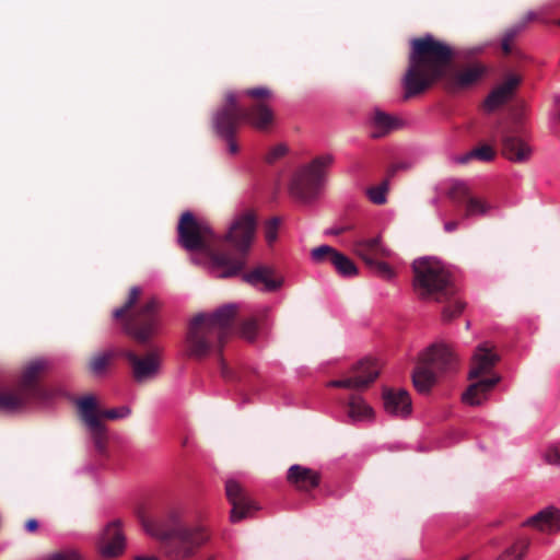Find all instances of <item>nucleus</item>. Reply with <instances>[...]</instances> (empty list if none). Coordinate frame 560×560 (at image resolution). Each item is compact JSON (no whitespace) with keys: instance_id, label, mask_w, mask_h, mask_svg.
I'll return each mask as SVG.
<instances>
[{"instance_id":"nucleus-1","label":"nucleus","mask_w":560,"mask_h":560,"mask_svg":"<svg viewBox=\"0 0 560 560\" xmlns=\"http://www.w3.org/2000/svg\"><path fill=\"white\" fill-rule=\"evenodd\" d=\"M177 231L179 244L185 249L202 252L210 259L217 278H230L245 267V256L255 236L256 219L250 212L238 215L221 237L187 211L182 214Z\"/></svg>"},{"instance_id":"nucleus-2","label":"nucleus","mask_w":560,"mask_h":560,"mask_svg":"<svg viewBox=\"0 0 560 560\" xmlns=\"http://www.w3.org/2000/svg\"><path fill=\"white\" fill-rule=\"evenodd\" d=\"M272 97L273 92L267 86L248 88L240 93L225 94L224 104L214 116V126L218 133L228 141L230 153L238 152L234 136L241 122H246L260 131L272 126L275 114L268 105Z\"/></svg>"},{"instance_id":"nucleus-3","label":"nucleus","mask_w":560,"mask_h":560,"mask_svg":"<svg viewBox=\"0 0 560 560\" xmlns=\"http://www.w3.org/2000/svg\"><path fill=\"white\" fill-rule=\"evenodd\" d=\"M454 57V49L431 34L411 39L408 69L402 78V98L422 94L443 79Z\"/></svg>"},{"instance_id":"nucleus-4","label":"nucleus","mask_w":560,"mask_h":560,"mask_svg":"<svg viewBox=\"0 0 560 560\" xmlns=\"http://www.w3.org/2000/svg\"><path fill=\"white\" fill-rule=\"evenodd\" d=\"M144 530L161 544V550L167 560H214L213 557L199 559V553L210 541L209 528L198 522H175L167 525L163 521H152L139 516Z\"/></svg>"},{"instance_id":"nucleus-5","label":"nucleus","mask_w":560,"mask_h":560,"mask_svg":"<svg viewBox=\"0 0 560 560\" xmlns=\"http://www.w3.org/2000/svg\"><path fill=\"white\" fill-rule=\"evenodd\" d=\"M237 313L236 304H226L213 313L195 315L190 319L186 332V355L201 360L211 353H221L224 343L233 332Z\"/></svg>"},{"instance_id":"nucleus-6","label":"nucleus","mask_w":560,"mask_h":560,"mask_svg":"<svg viewBox=\"0 0 560 560\" xmlns=\"http://www.w3.org/2000/svg\"><path fill=\"white\" fill-rule=\"evenodd\" d=\"M499 361L500 357L488 343H481L475 349L468 373L471 383L462 395L465 404L480 406L488 399L490 392L501 381V376L493 372Z\"/></svg>"},{"instance_id":"nucleus-7","label":"nucleus","mask_w":560,"mask_h":560,"mask_svg":"<svg viewBox=\"0 0 560 560\" xmlns=\"http://www.w3.org/2000/svg\"><path fill=\"white\" fill-rule=\"evenodd\" d=\"M140 295L141 289L132 287L126 303L114 311V317L116 319L124 318L126 332L139 343H147L159 331L161 304L155 298H151L133 315L126 317V314L136 305Z\"/></svg>"},{"instance_id":"nucleus-8","label":"nucleus","mask_w":560,"mask_h":560,"mask_svg":"<svg viewBox=\"0 0 560 560\" xmlns=\"http://www.w3.org/2000/svg\"><path fill=\"white\" fill-rule=\"evenodd\" d=\"M413 289L422 300L445 302L457 293L451 273L438 260L430 258L418 259L412 265Z\"/></svg>"},{"instance_id":"nucleus-9","label":"nucleus","mask_w":560,"mask_h":560,"mask_svg":"<svg viewBox=\"0 0 560 560\" xmlns=\"http://www.w3.org/2000/svg\"><path fill=\"white\" fill-rule=\"evenodd\" d=\"M453 372L457 369V359L453 351L445 345H432L421 357L419 364L412 373L415 388L427 394L436 382L435 373Z\"/></svg>"},{"instance_id":"nucleus-10","label":"nucleus","mask_w":560,"mask_h":560,"mask_svg":"<svg viewBox=\"0 0 560 560\" xmlns=\"http://www.w3.org/2000/svg\"><path fill=\"white\" fill-rule=\"evenodd\" d=\"M334 161V155L324 154L300 167L292 178L291 194L304 202L316 198L325 185L326 172Z\"/></svg>"},{"instance_id":"nucleus-11","label":"nucleus","mask_w":560,"mask_h":560,"mask_svg":"<svg viewBox=\"0 0 560 560\" xmlns=\"http://www.w3.org/2000/svg\"><path fill=\"white\" fill-rule=\"evenodd\" d=\"M79 416L89 429L95 448L103 453L107 445V431L102 419L116 420L129 413L128 408L98 410L92 396H85L78 401Z\"/></svg>"},{"instance_id":"nucleus-12","label":"nucleus","mask_w":560,"mask_h":560,"mask_svg":"<svg viewBox=\"0 0 560 560\" xmlns=\"http://www.w3.org/2000/svg\"><path fill=\"white\" fill-rule=\"evenodd\" d=\"M121 355L127 360L131 376L138 384L148 383L160 373L162 357L159 349H152L143 355H139L132 350H124Z\"/></svg>"},{"instance_id":"nucleus-13","label":"nucleus","mask_w":560,"mask_h":560,"mask_svg":"<svg viewBox=\"0 0 560 560\" xmlns=\"http://www.w3.org/2000/svg\"><path fill=\"white\" fill-rule=\"evenodd\" d=\"M380 375V366L376 361L365 359L359 361L350 370L349 375L341 380H334L328 386L362 390L368 388Z\"/></svg>"},{"instance_id":"nucleus-14","label":"nucleus","mask_w":560,"mask_h":560,"mask_svg":"<svg viewBox=\"0 0 560 560\" xmlns=\"http://www.w3.org/2000/svg\"><path fill=\"white\" fill-rule=\"evenodd\" d=\"M225 494L232 505L230 520L233 523L240 522L259 509L246 489L236 480L231 479L225 482Z\"/></svg>"},{"instance_id":"nucleus-15","label":"nucleus","mask_w":560,"mask_h":560,"mask_svg":"<svg viewBox=\"0 0 560 560\" xmlns=\"http://www.w3.org/2000/svg\"><path fill=\"white\" fill-rule=\"evenodd\" d=\"M501 153L514 163H525L530 159L532 149L521 136L517 126L506 127L501 131Z\"/></svg>"},{"instance_id":"nucleus-16","label":"nucleus","mask_w":560,"mask_h":560,"mask_svg":"<svg viewBox=\"0 0 560 560\" xmlns=\"http://www.w3.org/2000/svg\"><path fill=\"white\" fill-rule=\"evenodd\" d=\"M447 197L454 203L465 206V218L485 215L491 208L486 200L475 197L464 182L452 183L447 190Z\"/></svg>"},{"instance_id":"nucleus-17","label":"nucleus","mask_w":560,"mask_h":560,"mask_svg":"<svg viewBox=\"0 0 560 560\" xmlns=\"http://www.w3.org/2000/svg\"><path fill=\"white\" fill-rule=\"evenodd\" d=\"M98 550L104 558H116L124 552L125 536L119 520L106 526L98 540Z\"/></svg>"},{"instance_id":"nucleus-18","label":"nucleus","mask_w":560,"mask_h":560,"mask_svg":"<svg viewBox=\"0 0 560 560\" xmlns=\"http://www.w3.org/2000/svg\"><path fill=\"white\" fill-rule=\"evenodd\" d=\"M382 398L384 409L388 415L406 418L411 413V398L406 389L384 387Z\"/></svg>"},{"instance_id":"nucleus-19","label":"nucleus","mask_w":560,"mask_h":560,"mask_svg":"<svg viewBox=\"0 0 560 560\" xmlns=\"http://www.w3.org/2000/svg\"><path fill=\"white\" fill-rule=\"evenodd\" d=\"M353 253L360 257L366 266L380 258H388L392 254L383 243L380 235L371 238H358L352 244Z\"/></svg>"},{"instance_id":"nucleus-20","label":"nucleus","mask_w":560,"mask_h":560,"mask_svg":"<svg viewBox=\"0 0 560 560\" xmlns=\"http://www.w3.org/2000/svg\"><path fill=\"white\" fill-rule=\"evenodd\" d=\"M486 73V68L480 63L455 70L452 72L446 71L444 77L450 90H464L477 83Z\"/></svg>"},{"instance_id":"nucleus-21","label":"nucleus","mask_w":560,"mask_h":560,"mask_svg":"<svg viewBox=\"0 0 560 560\" xmlns=\"http://www.w3.org/2000/svg\"><path fill=\"white\" fill-rule=\"evenodd\" d=\"M521 83V78L516 74L509 75L502 84L494 88L483 102V107L488 112H493L499 106L505 104L514 95L515 90Z\"/></svg>"},{"instance_id":"nucleus-22","label":"nucleus","mask_w":560,"mask_h":560,"mask_svg":"<svg viewBox=\"0 0 560 560\" xmlns=\"http://www.w3.org/2000/svg\"><path fill=\"white\" fill-rule=\"evenodd\" d=\"M287 481L300 491H310L319 486L320 474L312 468L295 464L288 469Z\"/></svg>"},{"instance_id":"nucleus-23","label":"nucleus","mask_w":560,"mask_h":560,"mask_svg":"<svg viewBox=\"0 0 560 560\" xmlns=\"http://www.w3.org/2000/svg\"><path fill=\"white\" fill-rule=\"evenodd\" d=\"M523 525L542 533L555 534L560 530V510L556 506L545 508L527 518Z\"/></svg>"},{"instance_id":"nucleus-24","label":"nucleus","mask_w":560,"mask_h":560,"mask_svg":"<svg viewBox=\"0 0 560 560\" xmlns=\"http://www.w3.org/2000/svg\"><path fill=\"white\" fill-rule=\"evenodd\" d=\"M31 398L18 384L14 386H0V411L14 412L21 410Z\"/></svg>"},{"instance_id":"nucleus-25","label":"nucleus","mask_w":560,"mask_h":560,"mask_svg":"<svg viewBox=\"0 0 560 560\" xmlns=\"http://www.w3.org/2000/svg\"><path fill=\"white\" fill-rule=\"evenodd\" d=\"M243 280L253 287L259 283L264 284L265 291H276L282 285V280L275 277L273 268L269 266H258L252 271L243 275Z\"/></svg>"},{"instance_id":"nucleus-26","label":"nucleus","mask_w":560,"mask_h":560,"mask_svg":"<svg viewBox=\"0 0 560 560\" xmlns=\"http://www.w3.org/2000/svg\"><path fill=\"white\" fill-rule=\"evenodd\" d=\"M46 369L44 361H33L27 364L22 373L18 385L23 388L32 398L40 395V388L37 384L38 376Z\"/></svg>"},{"instance_id":"nucleus-27","label":"nucleus","mask_w":560,"mask_h":560,"mask_svg":"<svg viewBox=\"0 0 560 560\" xmlns=\"http://www.w3.org/2000/svg\"><path fill=\"white\" fill-rule=\"evenodd\" d=\"M347 413L352 421H363L372 419L373 408L358 394H352L347 404Z\"/></svg>"},{"instance_id":"nucleus-28","label":"nucleus","mask_w":560,"mask_h":560,"mask_svg":"<svg viewBox=\"0 0 560 560\" xmlns=\"http://www.w3.org/2000/svg\"><path fill=\"white\" fill-rule=\"evenodd\" d=\"M372 122L374 127V131L372 133L373 138L384 137L392 130L396 129L399 125V121L395 117L381 109L374 110Z\"/></svg>"},{"instance_id":"nucleus-29","label":"nucleus","mask_w":560,"mask_h":560,"mask_svg":"<svg viewBox=\"0 0 560 560\" xmlns=\"http://www.w3.org/2000/svg\"><path fill=\"white\" fill-rule=\"evenodd\" d=\"M529 547V538H518L510 547L504 549L495 560H524Z\"/></svg>"},{"instance_id":"nucleus-30","label":"nucleus","mask_w":560,"mask_h":560,"mask_svg":"<svg viewBox=\"0 0 560 560\" xmlns=\"http://www.w3.org/2000/svg\"><path fill=\"white\" fill-rule=\"evenodd\" d=\"M115 357L116 353L112 350L93 354L88 362L89 371L94 375L103 374L110 365Z\"/></svg>"},{"instance_id":"nucleus-31","label":"nucleus","mask_w":560,"mask_h":560,"mask_svg":"<svg viewBox=\"0 0 560 560\" xmlns=\"http://www.w3.org/2000/svg\"><path fill=\"white\" fill-rule=\"evenodd\" d=\"M495 151L492 147L488 144H482L469 151L468 153L459 156L457 162L460 164H466L472 159L480 160L482 162H490L494 159Z\"/></svg>"},{"instance_id":"nucleus-32","label":"nucleus","mask_w":560,"mask_h":560,"mask_svg":"<svg viewBox=\"0 0 560 560\" xmlns=\"http://www.w3.org/2000/svg\"><path fill=\"white\" fill-rule=\"evenodd\" d=\"M341 254L342 253L338 252L329 245H320L311 250V258L315 264L329 262L330 265L335 266V256Z\"/></svg>"},{"instance_id":"nucleus-33","label":"nucleus","mask_w":560,"mask_h":560,"mask_svg":"<svg viewBox=\"0 0 560 560\" xmlns=\"http://www.w3.org/2000/svg\"><path fill=\"white\" fill-rule=\"evenodd\" d=\"M335 269L341 277H354L358 275V267L355 266L354 261L350 259L345 254L336 255L335 256Z\"/></svg>"},{"instance_id":"nucleus-34","label":"nucleus","mask_w":560,"mask_h":560,"mask_svg":"<svg viewBox=\"0 0 560 560\" xmlns=\"http://www.w3.org/2000/svg\"><path fill=\"white\" fill-rule=\"evenodd\" d=\"M446 305L443 307L442 317L445 322H451L459 316L465 307V304L456 298V294L451 300L444 302Z\"/></svg>"},{"instance_id":"nucleus-35","label":"nucleus","mask_w":560,"mask_h":560,"mask_svg":"<svg viewBox=\"0 0 560 560\" xmlns=\"http://www.w3.org/2000/svg\"><path fill=\"white\" fill-rule=\"evenodd\" d=\"M522 30L523 25H513L504 31L501 39V49L504 55L508 56L512 52V44Z\"/></svg>"},{"instance_id":"nucleus-36","label":"nucleus","mask_w":560,"mask_h":560,"mask_svg":"<svg viewBox=\"0 0 560 560\" xmlns=\"http://www.w3.org/2000/svg\"><path fill=\"white\" fill-rule=\"evenodd\" d=\"M388 191V180L382 182L377 186L370 187L366 190L369 199L375 205H384Z\"/></svg>"},{"instance_id":"nucleus-37","label":"nucleus","mask_w":560,"mask_h":560,"mask_svg":"<svg viewBox=\"0 0 560 560\" xmlns=\"http://www.w3.org/2000/svg\"><path fill=\"white\" fill-rule=\"evenodd\" d=\"M45 560H84L82 555L72 548H65L50 553Z\"/></svg>"},{"instance_id":"nucleus-38","label":"nucleus","mask_w":560,"mask_h":560,"mask_svg":"<svg viewBox=\"0 0 560 560\" xmlns=\"http://www.w3.org/2000/svg\"><path fill=\"white\" fill-rule=\"evenodd\" d=\"M240 334L243 338L253 341L257 334V323L255 318H248L241 323Z\"/></svg>"},{"instance_id":"nucleus-39","label":"nucleus","mask_w":560,"mask_h":560,"mask_svg":"<svg viewBox=\"0 0 560 560\" xmlns=\"http://www.w3.org/2000/svg\"><path fill=\"white\" fill-rule=\"evenodd\" d=\"M542 456L548 465L560 466V443L549 445Z\"/></svg>"},{"instance_id":"nucleus-40","label":"nucleus","mask_w":560,"mask_h":560,"mask_svg":"<svg viewBox=\"0 0 560 560\" xmlns=\"http://www.w3.org/2000/svg\"><path fill=\"white\" fill-rule=\"evenodd\" d=\"M374 272H376L383 279L389 280L394 277V271L390 266L386 262L374 260L373 264L368 265Z\"/></svg>"},{"instance_id":"nucleus-41","label":"nucleus","mask_w":560,"mask_h":560,"mask_svg":"<svg viewBox=\"0 0 560 560\" xmlns=\"http://www.w3.org/2000/svg\"><path fill=\"white\" fill-rule=\"evenodd\" d=\"M280 226L279 218H271L265 226V236L269 244L273 243L278 236V229Z\"/></svg>"},{"instance_id":"nucleus-42","label":"nucleus","mask_w":560,"mask_h":560,"mask_svg":"<svg viewBox=\"0 0 560 560\" xmlns=\"http://www.w3.org/2000/svg\"><path fill=\"white\" fill-rule=\"evenodd\" d=\"M288 152V148L284 144H277L271 148L265 156V161L269 164L277 162L279 159L284 156Z\"/></svg>"},{"instance_id":"nucleus-43","label":"nucleus","mask_w":560,"mask_h":560,"mask_svg":"<svg viewBox=\"0 0 560 560\" xmlns=\"http://www.w3.org/2000/svg\"><path fill=\"white\" fill-rule=\"evenodd\" d=\"M220 371L221 375L226 380H233L235 377L234 373L230 370L222 358H220Z\"/></svg>"},{"instance_id":"nucleus-44","label":"nucleus","mask_w":560,"mask_h":560,"mask_svg":"<svg viewBox=\"0 0 560 560\" xmlns=\"http://www.w3.org/2000/svg\"><path fill=\"white\" fill-rule=\"evenodd\" d=\"M24 528L27 533L35 534L39 528V523L35 518H28L24 524Z\"/></svg>"},{"instance_id":"nucleus-45","label":"nucleus","mask_w":560,"mask_h":560,"mask_svg":"<svg viewBox=\"0 0 560 560\" xmlns=\"http://www.w3.org/2000/svg\"><path fill=\"white\" fill-rule=\"evenodd\" d=\"M536 19V14L534 12H528L523 21L521 23H518L517 25H523V28L525 27V25L530 22V21H534Z\"/></svg>"},{"instance_id":"nucleus-46","label":"nucleus","mask_w":560,"mask_h":560,"mask_svg":"<svg viewBox=\"0 0 560 560\" xmlns=\"http://www.w3.org/2000/svg\"><path fill=\"white\" fill-rule=\"evenodd\" d=\"M458 226L457 221H448L444 224V229L446 232H454Z\"/></svg>"},{"instance_id":"nucleus-47","label":"nucleus","mask_w":560,"mask_h":560,"mask_svg":"<svg viewBox=\"0 0 560 560\" xmlns=\"http://www.w3.org/2000/svg\"><path fill=\"white\" fill-rule=\"evenodd\" d=\"M135 560H159L158 557L155 556H150V557H136Z\"/></svg>"},{"instance_id":"nucleus-48","label":"nucleus","mask_w":560,"mask_h":560,"mask_svg":"<svg viewBox=\"0 0 560 560\" xmlns=\"http://www.w3.org/2000/svg\"><path fill=\"white\" fill-rule=\"evenodd\" d=\"M343 231H345V229H339V230H336L334 233L338 235V234L342 233Z\"/></svg>"},{"instance_id":"nucleus-49","label":"nucleus","mask_w":560,"mask_h":560,"mask_svg":"<svg viewBox=\"0 0 560 560\" xmlns=\"http://www.w3.org/2000/svg\"><path fill=\"white\" fill-rule=\"evenodd\" d=\"M458 560H468V556H464V557L459 558Z\"/></svg>"},{"instance_id":"nucleus-50","label":"nucleus","mask_w":560,"mask_h":560,"mask_svg":"<svg viewBox=\"0 0 560 560\" xmlns=\"http://www.w3.org/2000/svg\"><path fill=\"white\" fill-rule=\"evenodd\" d=\"M558 119L560 120V112H559V115H558Z\"/></svg>"},{"instance_id":"nucleus-51","label":"nucleus","mask_w":560,"mask_h":560,"mask_svg":"<svg viewBox=\"0 0 560 560\" xmlns=\"http://www.w3.org/2000/svg\"><path fill=\"white\" fill-rule=\"evenodd\" d=\"M558 24L560 25V20L558 21Z\"/></svg>"}]
</instances>
